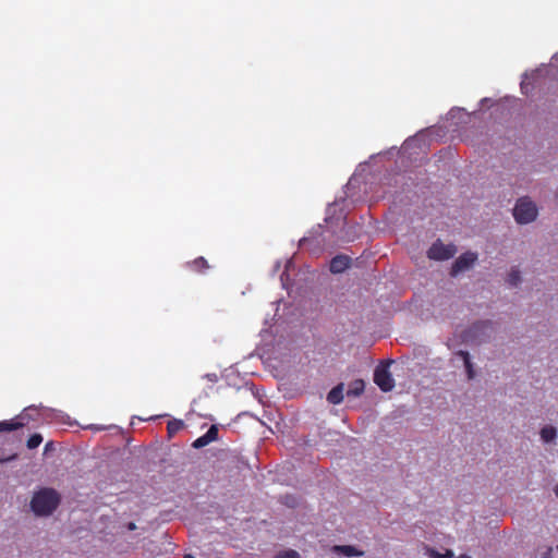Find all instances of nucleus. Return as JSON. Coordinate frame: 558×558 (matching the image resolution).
<instances>
[{
  "label": "nucleus",
  "instance_id": "nucleus-44",
  "mask_svg": "<svg viewBox=\"0 0 558 558\" xmlns=\"http://www.w3.org/2000/svg\"><path fill=\"white\" fill-rule=\"evenodd\" d=\"M556 197L558 198V190H557V193H556Z\"/></svg>",
  "mask_w": 558,
  "mask_h": 558
},
{
  "label": "nucleus",
  "instance_id": "nucleus-15",
  "mask_svg": "<svg viewBox=\"0 0 558 558\" xmlns=\"http://www.w3.org/2000/svg\"><path fill=\"white\" fill-rule=\"evenodd\" d=\"M344 384L340 383L327 393V401L330 404H340L343 401Z\"/></svg>",
  "mask_w": 558,
  "mask_h": 558
},
{
  "label": "nucleus",
  "instance_id": "nucleus-35",
  "mask_svg": "<svg viewBox=\"0 0 558 558\" xmlns=\"http://www.w3.org/2000/svg\"><path fill=\"white\" fill-rule=\"evenodd\" d=\"M542 558H554L553 557V548L548 547Z\"/></svg>",
  "mask_w": 558,
  "mask_h": 558
},
{
  "label": "nucleus",
  "instance_id": "nucleus-34",
  "mask_svg": "<svg viewBox=\"0 0 558 558\" xmlns=\"http://www.w3.org/2000/svg\"><path fill=\"white\" fill-rule=\"evenodd\" d=\"M356 179H357V177H350V180L345 185L347 190H350L351 186H353V183L356 181Z\"/></svg>",
  "mask_w": 558,
  "mask_h": 558
},
{
  "label": "nucleus",
  "instance_id": "nucleus-2",
  "mask_svg": "<svg viewBox=\"0 0 558 558\" xmlns=\"http://www.w3.org/2000/svg\"><path fill=\"white\" fill-rule=\"evenodd\" d=\"M60 504L59 494L52 488H43L35 493L31 508L37 515H49L51 514Z\"/></svg>",
  "mask_w": 558,
  "mask_h": 558
},
{
  "label": "nucleus",
  "instance_id": "nucleus-19",
  "mask_svg": "<svg viewBox=\"0 0 558 558\" xmlns=\"http://www.w3.org/2000/svg\"><path fill=\"white\" fill-rule=\"evenodd\" d=\"M322 230H323V226L318 225L316 228H314L312 230L311 236L303 238V239L300 240V243H299L300 246L305 245V243L310 242L311 240H315L317 245H322L324 240H318V238L322 236Z\"/></svg>",
  "mask_w": 558,
  "mask_h": 558
},
{
  "label": "nucleus",
  "instance_id": "nucleus-3",
  "mask_svg": "<svg viewBox=\"0 0 558 558\" xmlns=\"http://www.w3.org/2000/svg\"><path fill=\"white\" fill-rule=\"evenodd\" d=\"M395 162V147L385 151L372 155L368 160L359 163L353 174H374Z\"/></svg>",
  "mask_w": 558,
  "mask_h": 558
},
{
  "label": "nucleus",
  "instance_id": "nucleus-41",
  "mask_svg": "<svg viewBox=\"0 0 558 558\" xmlns=\"http://www.w3.org/2000/svg\"><path fill=\"white\" fill-rule=\"evenodd\" d=\"M213 377H216V374H213V376L207 375V378L213 379Z\"/></svg>",
  "mask_w": 558,
  "mask_h": 558
},
{
  "label": "nucleus",
  "instance_id": "nucleus-23",
  "mask_svg": "<svg viewBox=\"0 0 558 558\" xmlns=\"http://www.w3.org/2000/svg\"><path fill=\"white\" fill-rule=\"evenodd\" d=\"M204 435L209 440V442L217 440V438H218L217 425H211Z\"/></svg>",
  "mask_w": 558,
  "mask_h": 558
},
{
  "label": "nucleus",
  "instance_id": "nucleus-12",
  "mask_svg": "<svg viewBox=\"0 0 558 558\" xmlns=\"http://www.w3.org/2000/svg\"><path fill=\"white\" fill-rule=\"evenodd\" d=\"M350 265L351 257L348 255L339 254L330 260L329 269L332 274H341L347 270Z\"/></svg>",
  "mask_w": 558,
  "mask_h": 558
},
{
  "label": "nucleus",
  "instance_id": "nucleus-24",
  "mask_svg": "<svg viewBox=\"0 0 558 558\" xmlns=\"http://www.w3.org/2000/svg\"><path fill=\"white\" fill-rule=\"evenodd\" d=\"M275 558H301L300 554L294 549L280 551Z\"/></svg>",
  "mask_w": 558,
  "mask_h": 558
},
{
  "label": "nucleus",
  "instance_id": "nucleus-40",
  "mask_svg": "<svg viewBox=\"0 0 558 558\" xmlns=\"http://www.w3.org/2000/svg\"><path fill=\"white\" fill-rule=\"evenodd\" d=\"M213 377H216V374H213V376L207 375V378L213 379Z\"/></svg>",
  "mask_w": 558,
  "mask_h": 558
},
{
  "label": "nucleus",
  "instance_id": "nucleus-30",
  "mask_svg": "<svg viewBox=\"0 0 558 558\" xmlns=\"http://www.w3.org/2000/svg\"><path fill=\"white\" fill-rule=\"evenodd\" d=\"M355 236V232L353 231V228H349L348 231H345V234L341 236V240L350 242L353 241Z\"/></svg>",
  "mask_w": 558,
  "mask_h": 558
},
{
  "label": "nucleus",
  "instance_id": "nucleus-21",
  "mask_svg": "<svg viewBox=\"0 0 558 558\" xmlns=\"http://www.w3.org/2000/svg\"><path fill=\"white\" fill-rule=\"evenodd\" d=\"M184 426H185V424H184V422L182 420L173 418V420L169 421L168 422V426H167L168 436L170 438L173 437L174 434L180 432Z\"/></svg>",
  "mask_w": 558,
  "mask_h": 558
},
{
  "label": "nucleus",
  "instance_id": "nucleus-28",
  "mask_svg": "<svg viewBox=\"0 0 558 558\" xmlns=\"http://www.w3.org/2000/svg\"><path fill=\"white\" fill-rule=\"evenodd\" d=\"M454 354L463 361V364H466L471 361V355L468 351L459 350Z\"/></svg>",
  "mask_w": 558,
  "mask_h": 558
},
{
  "label": "nucleus",
  "instance_id": "nucleus-11",
  "mask_svg": "<svg viewBox=\"0 0 558 558\" xmlns=\"http://www.w3.org/2000/svg\"><path fill=\"white\" fill-rule=\"evenodd\" d=\"M32 410L31 408H25L21 414H19L14 420L12 421H1L0 422V433L4 432H13L16 429H20L25 426L24 420L28 415V411Z\"/></svg>",
  "mask_w": 558,
  "mask_h": 558
},
{
  "label": "nucleus",
  "instance_id": "nucleus-6",
  "mask_svg": "<svg viewBox=\"0 0 558 558\" xmlns=\"http://www.w3.org/2000/svg\"><path fill=\"white\" fill-rule=\"evenodd\" d=\"M183 460L184 458L178 449L173 451L166 448V452L160 453L158 471L173 475L183 466Z\"/></svg>",
  "mask_w": 558,
  "mask_h": 558
},
{
  "label": "nucleus",
  "instance_id": "nucleus-14",
  "mask_svg": "<svg viewBox=\"0 0 558 558\" xmlns=\"http://www.w3.org/2000/svg\"><path fill=\"white\" fill-rule=\"evenodd\" d=\"M331 551L345 557H361L364 555V551L357 549L353 545H333L331 547Z\"/></svg>",
  "mask_w": 558,
  "mask_h": 558
},
{
  "label": "nucleus",
  "instance_id": "nucleus-1",
  "mask_svg": "<svg viewBox=\"0 0 558 558\" xmlns=\"http://www.w3.org/2000/svg\"><path fill=\"white\" fill-rule=\"evenodd\" d=\"M430 141L426 131L408 137L400 148L395 147V163L400 172H413L428 160Z\"/></svg>",
  "mask_w": 558,
  "mask_h": 558
},
{
  "label": "nucleus",
  "instance_id": "nucleus-9",
  "mask_svg": "<svg viewBox=\"0 0 558 558\" xmlns=\"http://www.w3.org/2000/svg\"><path fill=\"white\" fill-rule=\"evenodd\" d=\"M454 245H445L440 240L435 241L427 251L429 259L447 260L456 254Z\"/></svg>",
  "mask_w": 558,
  "mask_h": 558
},
{
  "label": "nucleus",
  "instance_id": "nucleus-8",
  "mask_svg": "<svg viewBox=\"0 0 558 558\" xmlns=\"http://www.w3.org/2000/svg\"><path fill=\"white\" fill-rule=\"evenodd\" d=\"M324 221L327 225L328 230L332 233L336 232V228L347 226V215L344 214L343 208L339 207V201L328 204Z\"/></svg>",
  "mask_w": 558,
  "mask_h": 558
},
{
  "label": "nucleus",
  "instance_id": "nucleus-42",
  "mask_svg": "<svg viewBox=\"0 0 558 558\" xmlns=\"http://www.w3.org/2000/svg\"><path fill=\"white\" fill-rule=\"evenodd\" d=\"M213 377H216V374H213V376L207 375V378L213 379Z\"/></svg>",
  "mask_w": 558,
  "mask_h": 558
},
{
  "label": "nucleus",
  "instance_id": "nucleus-5",
  "mask_svg": "<svg viewBox=\"0 0 558 558\" xmlns=\"http://www.w3.org/2000/svg\"><path fill=\"white\" fill-rule=\"evenodd\" d=\"M512 215L517 223L529 225L536 220L538 209L536 204L529 196H522L517 199Z\"/></svg>",
  "mask_w": 558,
  "mask_h": 558
},
{
  "label": "nucleus",
  "instance_id": "nucleus-27",
  "mask_svg": "<svg viewBox=\"0 0 558 558\" xmlns=\"http://www.w3.org/2000/svg\"><path fill=\"white\" fill-rule=\"evenodd\" d=\"M192 265L196 268V269H199V268H208V264H207V260L204 258V257H197L196 259L193 260Z\"/></svg>",
  "mask_w": 558,
  "mask_h": 558
},
{
  "label": "nucleus",
  "instance_id": "nucleus-25",
  "mask_svg": "<svg viewBox=\"0 0 558 558\" xmlns=\"http://www.w3.org/2000/svg\"><path fill=\"white\" fill-rule=\"evenodd\" d=\"M208 444H210L209 440L205 437V435H202L193 441L192 447L195 449H201Z\"/></svg>",
  "mask_w": 558,
  "mask_h": 558
},
{
  "label": "nucleus",
  "instance_id": "nucleus-10",
  "mask_svg": "<svg viewBox=\"0 0 558 558\" xmlns=\"http://www.w3.org/2000/svg\"><path fill=\"white\" fill-rule=\"evenodd\" d=\"M477 260V254L474 252H465L461 254L452 264L450 276L457 277L459 274L469 270Z\"/></svg>",
  "mask_w": 558,
  "mask_h": 558
},
{
  "label": "nucleus",
  "instance_id": "nucleus-16",
  "mask_svg": "<svg viewBox=\"0 0 558 558\" xmlns=\"http://www.w3.org/2000/svg\"><path fill=\"white\" fill-rule=\"evenodd\" d=\"M364 389H365L364 380L355 379L350 384L349 389L347 390V396L354 397V398L360 397L364 392Z\"/></svg>",
  "mask_w": 558,
  "mask_h": 558
},
{
  "label": "nucleus",
  "instance_id": "nucleus-36",
  "mask_svg": "<svg viewBox=\"0 0 558 558\" xmlns=\"http://www.w3.org/2000/svg\"><path fill=\"white\" fill-rule=\"evenodd\" d=\"M444 557H446V558H452V557H453V553H452V550H449V549H448V550H446V554L444 555Z\"/></svg>",
  "mask_w": 558,
  "mask_h": 558
},
{
  "label": "nucleus",
  "instance_id": "nucleus-33",
  "mask_svg": "<svg viewBox=\"0 0 558 558\" xmlns=\"http://www.w3.org/2000/svg\"><path fill=\"white\" fill-rule=\"evenodd\" d=\"M280 267H281V263H280V260H277L272 267L271 275L275 276L279 271Z\"/></svg>",
  "mask_w": 558,
  "mask_h": 558
},
{
  "label": "nucleus",
  "instance_id": "nucleus-39",
  "mask_svg": "<svg viewBox=\"0 0 558 558\" xmlns=\"http://www.w3.org/2000/svg\"><path fill=\"white\" fill-rule=\"evenodd\" d=\"M129 529L130 530H134L135 529V524L134 523H130Z\"/></svg>",
  "mask_w": 558,
  "mask_h": 558
},
{
  "label": "nucleus",
  "instance_id": "nucleus-26",
  "mask_svg": "<svg viewBox=\"0 0 558 558\" xmlns=\"http://www.w3.org/2000/svg\"><path fill=\"white\" fill-rule=\"evenodd\" d=\"M464 368H465L468 379L469 380L474 379L475 378V369H474V365H473L472 361L464 364Z\"/></svg>",
  "mask_w": 558,
  "mask_h": 558
},
{
  "label": "nucleus",
  "instance_id": "nucleus-13",
  "mask_svg": "<svg viewBox=\"0 0 558 558\" xmlns=\"http://www.w3.org/2000/svg\"><path fill=\"white\" fill-rule=\"evenodd\" d=\"M161 452H166V447L149 448L145 451V459L149 470L158 469Z\"/></svg>",
  "mask_w": 558,
  "mask_h": 558
},
{
  "label": "nucleus",
  "instance_id": "nucleus-43",
  "mask_svg": "<svg viewBox=\"0 0 558 558\" xmlns=\"http://www.w3.org/2000/svg\"><path fill=\"white\" fill-rule=\"evenodd\" d=\"M184 558H195V557L192 555H185Z\"/></svg>",
  "mask_w": 558,
  "mask_h": 558
},
{
  "label": "nucleus",
  "instance_id": "nucleus-4",
  "mask_svg": "<svg viewBox=\"0 0 558 558\" xmlns=\"http://www.w3.org/2000/svg\"><path fill=\"white\" fill-rule=\"evenodd\" d=\"M493 335V322L477 320L462 331L461 338L464 343L481 344L487 342Z\"/></svg>",
  "mask_w": 558,
  "mask_h": 558
},
{
  "label": "nucleus",
  "instance_id": "nucleus-17",
  "mask_svg": "<svg viewBox=\"0 0 558 558\" xmlns=\"http://www.w3.org/2000/svg\"><path fill=\"white\" fill-rule=\"evenodd\" d=\"M142 549H144V551H148L149 557H151V556L158 557L161 553V548L159 547L158 544H156L151 539H146V538L142 539Z\"/></svg>",
  "mask_w": 558,
  "mask_h": 558
},
{
  "label": "nucleus",
  "instance_id": "nucleus-37",
  "mask_svg": "<svg viewBox=\"0 0 558 558\" xmlns=\"http://www.w3.org/2000/svg\"><path fill=\"white\" fill-rule=\"evenodd\" d=\"M459 558H471V557H470L469 555H466V554H461V555L459 556Z\"/></svg>",
  "mask_w": 558,
  "mask_h": 558
},
{
  "label": "nucleus",
  "instance_id": "nucleus-20",
  "mask_svg": "<svg viewBox=\"0 0 558 558\" xmlns=\"http://www.w3.org/2000/svg\"><path fill=\"white\" fill-rule=\"evenodd\" d=\"M522 281V278H521V271L517 268V267H512L511 270L509 271L508 274V277L506 279V282L510 286V287H519V284L521 283Z\"/></svg>",
  "mask_w": 558,
  "mask_h": 558
},
{
  "label": "nucleus",
  "instance_id": "nucleus-38",
  "mask_svg": "<svg viewBox=\"0 0 558 558\" xmlns=\"http://www.w3.org/2000/svg\"><path fill=\"white\" fill-rule=\"evenodd\" d=\"M555 495L558 497V484L554 488Z\"/></svg>",
  "mask_w": 558,
  "mask_h": 558
},
{
  "label": "nucleus",
  "instance_id": "nucleus-22",
  "mask_svg": "<svg viewBox=\"0 0 558 558\" xmlns=\"http://www.w3.org/2000/svg\"><path fill=\"white\" fill-rule=\"evenodd\" d=\"M43 441V437L40 434H33L28 440H27V448L28 449H36Z\"/></svg>",
  "mask_w": 558,
  "mask_h": 558
},
{
  "label": "nucleus",
  "instance_id": "nucleus-29",
  "mask_svg": "<svg viewBox=\"0 0 558 558\" xmlns=\"http://www.w3.org/2000/svg\"><path fill=\"white\" fill-rule=\"evenodd\" d=\"M293 265V260L292 259H288L287 263H286V266H284V271L280 275V280L282 282V286H284L286 283V277H287V271L288 269Z\"/></svg>",
  "mask_w": 558,
  "mask_h": 558
},
{
  "label": "nucleus",
  "instance_id": "nucleus-18",
  "mask_svg": "<svg viewBox=\"0 0 558 558\" xmlns=\"http://www.w3.org/2000/svg\"><path fill=\"white\" fill-rule=\"evenodd\" d=\"M557 437V429L551 425H547L541 429V438L544 442H553Z\"/></svg>",
  "mask_w": 558,
  "mask_h": 558
},
{
  "label": "nucleus",
  "instance_id": "nucleus-31",
  "mask_svg": "<svg viewBox=\"0 0 558 558\" xmlns=\"http://www.w3.org/2000/svg\"><path fill=\"white\" fill-rule=\"evenodd\" d=\"M428 556H429L430 558H446V557H444V555H442V554H440V553H438L437 550L432 549V548H428Z\"/></svg>",
  "mask_w": 558,
  "mask_h": 558
},
{
  "label": "nucleus",
  "instance_id": "nucleus-7",
  "mask_svg": "<svg viewBox=\"0 0 558 558\" xmlns=\"http://www.w3.org/2000/svg\"><path fill=\"white\" fill-rule=\"evenodd\" d=\"M393 361L380 362L374 369V383L384 392H389L395 388V379L389 371Z\"/></svg>",
  "mask_w": 558,
  "mask_h": 558
},
{
  "label": "nucleus",
  "instance_id": "nucleus-32",
  "mask_svg": "<svg viewBox=\"0 0 558 558\" xmlns=\"http://www.w3.org/2000/svg\"><path fill=\"white\" fill-rule=\"evenodd\" d=\"M32 410L28 411V415L26 416V418L24 420L25 422V425L28 423L29 420H33V413L34 412H37V408L35 407H29Z\"/></svg>",
  "mask_w": 558,
  "mask_h": 558
}]
</instances>
